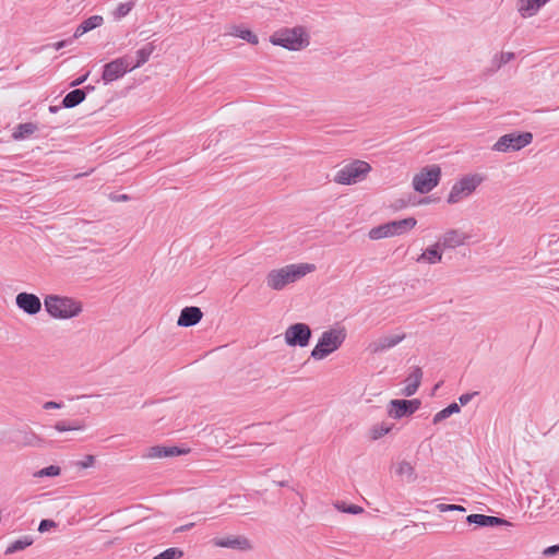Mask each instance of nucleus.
Segmentation results:
<instances>
[{
	"label": "nucleus",
	"mask_w": 559,
	"mask_h": 559,
	"mask_svg": "<svg viewBox=\"0 0 559 559\" xmlns=\"http://www.w3.org/2000/svg\"><path fill=\"white\" fill-rule=\"evenodd\" d=\"M314 271L316 265L311 263L287 264L269 271L265 276V284L267 288L280 292Z\"/></svg>",
	"instance_id": "1"
},
{
	"label": "nucleus",
	"mask_w": 559,
	"mask_h": 559,
	"mask_svg": "<svg viewBox=\"0 0 559 559\" xmlns=\"http://www.w3.org/2000/svg\"><path fill=\"white\" fill-rule=\"evenodd\" d=\"M60 472L61 469L59 466L50 465L35 473V477H55L60 475Z\"/></svg>",
	"instance_id": "36"
},
{
	"label": "nucleus",
	"mask_w": 559,
	"mask_h": 559,
	"mask_svg": "<svg viewBox=\"0 0 559 559\" xmlns=\"http://www.w3.org/2000/svg\"><path fill=\"white\" fill-rule=\"evenodd\" d=\"M443 249L440 243L435 242L427 247L416 259L417 263L433 265L442 261Z\"/></svg>",
	"instance_id": "19"
},
{
	"label": "nucleus",
	"mask_w": 559,
	"mask_h": 559,
	"mask_svg": "<svg viewBox=\"0 0 559 559\" xmlns=\"http://www.w3.org/2000/svg\"><path fill=\"white\" fill-rule=\"evenodd\" d=\"M370 171L371 166L369 163L355 159L341 166L335 173L333 180L338 185L353 186L365 180Z\"/></svg>",
	"instance_id": "6"
},
{
	"label": "nucleus",
	"mask_w": 559,
	"mask_h": 559,
	"mask_svg": "<svg viewBox=\"0 0 559 559\" xmlns=\"http://www.w3.org/2000/svg\"><path fill=\"white\" fill-rule=\"evenodd\" d=\"M15 305L23 313L33 317L41 311L44 302L41 304L37 295L22 292L16 295Z\"/></svg>",
	"instance_id": "13"
},
{
	"label": "nucleus",
	"mask_w": 559,
	"mask_h": 559,
	"mask_svg": "<svg viewBox=\"0 0 559 559\" xmlns=\"http://www.w3.org/2000/svg\"><path fill=\"white\" fill-rule=\"evenodd\" d=\"M213 544L216 547L230 548L241 551H249L253 548L252 543L245 536H227L223 538H214Z\"/></svg>",
	"instance_id": "15"
},
{
	"label": "nucleus",
	"mask_w": 559,
	"mask_h": 559,
	"mask_svg": "<svg viewBox=\"0 0 559 559\" xmlns=\"http://www.w3.org/2000/svg\"><path fill=\"white\" fill-rule=\"evenodd\" d=\"M193 525H194L193 523H189V524L182 525V526L178 527V528L176 530V532H183V531H188V530H190Z\"/></svg>",
	"instance_id": "48"
},
{
	"label": "nucleus",
	"mask_w": 559,
	"mask_h": 559,
	"mask_svg": "<svg viewBox=\"0 0 559 559\" xmlns=\"http://www.w3.org/2000/svg\"><path fill=\"white\" fill-rule=\"evenodd\" d=\"M437 509L440 512H449V511H459V512H465V508L459 504H445V503H439L437 506Z\"/></svg>",
	"instance_id": "39"
},
{
	"label": "nucleus",
	"mask_w": 559,
	"mask_h": 559,
	"mask_svg": "<svg viewBox=\"0 0 559 559\" xmlns=\"http://www.w3.org/2000/svg\"><path fill=\"white\" fill-rule=\"evenodd\" d=\"M152 51H153L152 47H144V48L138 50L136 51L138 61L134 66H130L131 70L139 68L140 66L145 63L148 60Z\"/></svg>",
	"instance_id": "34"
},
{
	"label": "nucleus",
	"mask_w": 559,
	"mask_h": 559,
	"mask_svg": "<svg viewBox=\"0 0 559 559\" xmlns=\"http://www.w3.org/2000/svg\"><path fill=\"white\" fill-rule=\"evenodd\" d=\"M533 141L531 132H511L500 136L491 150L498 153L516 152L530 145Z\"/></svg>",
	"instance_id": "9"
},
{
	"label": "nucleus",
	"mask_w": 559,
	"mask_h": 559,
	"mask_svg": "<svg viewBox=\"0 0 559 559\" xmlns=\"http://www.w3.org/2000/svg\"><path fill=\"white\" fill-rule=\"evenodd\" d=\"M86 76H87V75H84V76H82V78L78 79L76 81L72 82V84H71V85H72V86H75V85H80V84H82V83L86 80Z\"/></svg>",
	"instance_id": "49"
},
{
	"label": "nucleus",
	"mask_w": 559,
	"mask_h": 559,
	"mask_svg": "<svg viewBox=\"0 0 559 559\" xmlns=\"http://www.w3.org/2000/svg\"><path fill=\"white\" fill-rule=\"evenodd\" d=\"M456 413H460V406L456 403H452L433 416V424H438Z\"/></svg>",
	"instance_id": "32"
},
{
	"label": "nucleus",
	"mask_w": 559,
	"mask_h": 559,
	"mask_svg": "<svg viewBox=\"0 0 559 559\" xmlns=\"http://www.w3.org/2000/svg\"><path fill=\"white\" fill-rule=\"evenodd\" d=\"M62 407V404L61 403H58V402H53V401H48V402H45L43 404V408L44 409H59Z\"/></svg>",
	"instance_id": "43"
},
{
	"label": "nucleus",
	"mask_w": 559,
	"mask_h": 559,
	"mask_svg": "<svg viewBox=\"0 0 559 559\" xmlns=\"http://www.w3.org/2000/svg\"><path fill=\"white\" fill-rule=\"evenodd\" d=\"M44 308L47 314L58 321H69L80 317L83 313L84 306L78 298L48 294L44 297Z\"/></svg>",
	"instance_id": "2"
},
{
	"label": "nucleus",
	"mask_w": 559,
	"mask_h": 559,
	"mask_svg": "<svg viewBox=\"0 0 559 559\" xmlns=\"http://www.w3.org/2000/svg\"><path fill=\"white\" fill-rule=\"evenodd\" d=\"M85 33H87V29H86V28L84 27V25L81 23V24L76 27V29H75V32H74V35H73V37H74V38H79V37H81L82 35H84Z\"/></svg>",
	"instance_id": "45"
},
{
	"label": "nucleus",
	"mask_w": 559,
	"mask_h": 559,
	"mask_svg": "<svg viewBox=\"0 0 559 559\" xmlns=\"http://www.w3.org/2000/svg\"><path fill=\"white\" fill-rule=\"evenodd\" d=\"M133 8V2H126V3H120L115 12H114V15L116 19H121L123 16H126Z\"/></svg>",
	"instance_id": "38"
},
{
	"label": "nucleus",
	"mask_w": 559,
	"mask_h": 559,
	"mask_svg": "<svg viewBox=\"0 0 559 559\" xmlns=\"http://www.w3.org/2000/svg\"><path fill=\"white\" fill-rule=\"evenodd\" d=\"M423 379V371L419 367H413L409 374L404 380L405 386L402 389L401 394L404 396L414 395Z\"/></svg>",
	"instance_id": "21"
},
{
	"label": "nucleus",
	"mask_w": 559,
	"mask_h": 559,
	"mask_svg": "<svg viewBox=\"0 0 559 559\" xmlns=\"http://www.w3.org/2000/svg\"><path fill=\"white\" fill-rule=\"evenodd\" d=\"M103 22H104L103 16L93 15V16H90L88 19H86L85 21H83L82 24L87 29V32H90L94 28L99 27L103 24Z\"/></svg>",
	"instance_id": "37"
},
{
	"label": "nucleus",
	"mask_w": 559,
	"mask_h": 559,
	"mask_svg": "<svg viewBox=\"0 0 559 559\" xmlns=\"http://www.w3.org/2000/svg\"><path fill=\"white\" fill-rule=\"evenodd\" d=\"M428 202H429V200H428V199H423V200L419 202V204H427Z\"/></svg>",
	"instance_id": "51"
},
{
	"label": "nucleus",
	"mask_w": 559,
	"mask_h": 559,
	"mask_svg": "<svg viewBox=\"0 0 559 559\" xmlns=\"http://www.w3.org/2000/svg\"><path fill=\"white\" fill-rule=\"evenodd\" d=\"M49 110H50L51 112H56V111L58 110V107H56V106H50V107H49Z\"/></svg>",
	"instance_id": "50"
},
{
	"label": "nucleus",
	"mask_w": 559,
	"mask_h": 559,
	"mask_svg": "<svg viewBox=\"0 0 559 559\" xmlns=\"http://www.w3.org/2000/svg\"><path fill=\"white\" fill-rule=\"evenodd\" d=\"M468 239V236L460 229H448L442 234L438 243L441 245L442 249H455L464 246Z\"/></svg>",
	"instance_id": "16"
},
{
	"label": "nucleus",
	"mask_w": 559,
	"mask_h": 559,
	"mask_svg": "<svg viewBox=\"0 0 559 559\" xmlns=\"http://www.w3.org/2000/svg\"><path fill=\"white\" fill-rule=\"evenodd\" d=\"M226 34L231 37H237V38L243 39L251 45L259 44L258 36L252 31L245 27L243 25H239V24L229 25L227 27Z\"/></svg>",
	"instance_id": "23"
},
{
	"label": "nucleus",
	"mask_w": 559,
	"mask_h": 559,
	"mask_svg": "<svg viewBox=\"0 0 559 559\" xmlns=\"http://www.w3.org/2000/svg\"><path fill=\"white\" fill-rule=\"evenodd\" d=\"M33 543L34 540L31 536H23L9 544L4 550V555L9 556L22 551L29 547Z\"/></svg>",
	"instance_id": "28"
},
{
	"label": "nucleus",
	"mask_w": 559,
	"mask_h": 559,
	"mask_svg": "<svg viewBox=\"0 0 559 559\" xmlns=\"http://www.w3.org/2000/svg\"><path fill=\"white\" fill-rule=\"evenodd\" d=\"M472 399V394H463L460 396L459 401L462 405H466Z\"/></svg>",
	"instance_id": "46"
},
{
	"label": "nucleus",
	"mask_w": 559,
	"mask_h": 559,
	"mask_svg": "<svg viewBox=\"0 0 559 559\" xmlns=\"http://www.w3.org/2000/svg\"><path fill=\"white\" fill-rule=\"evenodd\" d=\"M203 313L198 307H186L181 310L177 324L179 326H192L201 321Z\"/></svg>",
	"instance_id": "22"
},
{
	"label": "nucleus",
	"mask_w": 559,
	"mask_h": 559,
	"mask_svg": "<svg viewBox=\"0 0 559 559\" xmlns=\"http://www.w3.org/2000/svg\"><path fill=\"white\" fill-rule=\"evenodd\" d=\"M441 176L442 170L439 165H427L414 174L412 188L420 194H427L440 183Z\"/></svg>",
	"instance_id": "8"
},
{
	"label": "nucleus",
	"mask_w": 559,
	"mask_h": 559,
	"mask_svg": "<svg viewBox=\"0 0 559 559\" xmlns=\"http://www.w3.org/2000/svg\"><path fill=\"white\" fill-rule=\"evenodd\" d=\"M53 428L59 432L66 431H83L86 428V424L83 420H75L71 424L66 421H58L55 424Z\"/></svg>",
	"instance_id": "30"
},
{
	"label": "nucleus",
	"mask_w": 559,
	"mask_h": 559,
	"mask_svg": "<svg viewBox=\"0 0 559 559\" xmlns=\"http://www.w3.org/2000/svg\"><path fill=\"white\" fill-rule=\"evenodd\" d=\"M311 329L306 323H294L284 332V341L289 347H306L311 338Z\"/></svg>",
	"instance_id": "10"
},
{
	"label": "nucleus",
	"mask_w": 559,
	"mask_h": 559,
	"mask_svg": "<svg viewBox=\"0 0 559 559\" xmlns=\"http://www.w3.org/2000/svg\"><path fill=\"white\" fill-rule=\"evenodd\" d=\"M549 0H520L519 12L523 17L535 15L538 10Z\"/></svg>",
	"instance_id": "25"
},
{
	"label": "nucleus",
	"mask_w": 559,
	"mask_h": 559,
	"mask_svg": "<svg viewBox=\"0 0 559 559\" xmlns=\"http://www.w3.org/2000/svg\"><path fill=\"white\" fill-rule=\"evenodd\" d=\"M515 59L513 51H498L493 53L486 67L487 74H493L498 72L502 67Z\"/></svg>",
	"instance_id": "20"
},
{
	"label": "nucleus",
	"mask_w": 559,
	"mask_h": 559,
	"mask_svg": "<svg viewBox=\"0 0 559 559\" xmlns=\"http://www.w3.org/2000/svg\"><path fill=\"white\" fill-rule=\"evenodd\" d=\"M392 468L394 471V475L402 481L412 484L415 483L418 478L415 465L407 460L397 461L393 464Z\"/></svg>",
	"instance_id": "17"
},
{
	"label": "nucleus",
	"mask_w": 559,
	"mask_h": 559,
	"mask_svg": "<svg viewBox=\"0 0 559 559\" xmlns=\"http://www.w3.org/2000/svg\"><path fill=\"white\" fill-rule=\"evenodd\" d=\"M36 126L34 123H21L16 127V129L13 132V139L14 140H22L26 138L27 135H31L35 132Z\"/></svg>",
	"instance_id": "31"
},
{
	"label": "nucleus",
	"mask_w": 559,
	"mask_h": 559,
	"mask_svg": "<svg viewBox=\"0 0 559 559\" xmlns=\"http://www.w3.org/2000/svg\"><path fill=\"white\" fill-rule=\"evenodd\" d=\"M420 406V401L414 400H391L386 406L388 416L393 419H401L413 415Z\"/></svg>",
	"instance_id": "12"
},
{
	"label": "nucleus",
	"mask_w": 559,
	"mask_h": 559,
	"mask_svg": "<svg viewBox=\"0 0 559 559\" xmlns=\"http://www.w3.org/2000/svg\"><path fill=\"white\" fill-rule=\"evenodd\" d=\"M334 508L341 512L349 513V514H360L364 512V509L357 504H346L345 502H335Z\"/></svg>",
	"instance_id": "33"
},
{
	"label": "nucleus",
	"mask_w": 559,
	"mask_h": 559,
	"mask_svg": "<svg viewBox=\"0 0 559 559\" xmlns=\"http://www.w3.org/2000/svg\"><path fill=\"white\" fill-rule=\"evenodd\" d=\"M186 451L178 447L154 445L145 450L143 457L147 460L164 459L185 454Z\"/></svg>",
	"instance_id": "18"
},
{
	"label": "nucleus",
	"mask_w": 559,
	"mask_h": 559,
	"mask_svg": "<svg viewBox=\"0 0 559 559\" xmlns=\"http://www.w3.org/2000/svg\"><path fill=\"white\" fill-rule=\"evenodd\" d=\"M242 501L243 497L241 496H230L226 501L218 504L217 511L221 514H227L233 510H245V508L240 504Z\"/></svg>",
	"instance_id": "27"
},
{
	"label": "nucleus",
	"mask_w": 559,
	"mask_h": 559,
	"mask_svg": "<svg viewBox=\"0 0 559 559\" xmlns=\"http://www.w3.org/2000/svg\"><path fill=\"white\" fill-rule=\"evenodd\" d=\"M85 99V93L82 90H74L66 95L62 100V105L66 108H72Z\"/></svg>",
	"instance_id": "29"
},
{
	"label": "nucleus",
	"mask_w": 559,
	"mask_h": 559,
	"mask_svg": "<svg viewBox=\"0 0 559 559\" xmlns=\"http://www.w3.org/2000/svg\"><path fill=\"white\" fill-rule=\"evenodd\" d=\"M183 556V551L179 548H168L155 556L153 559H179Z\"/></svg>",
	"instance_id": "35"
},
{
	"label": "nucleus",
	"mask_w": 559,
	"mask_h": 559,
	"mask_svg": "<svg viewBox=\"0 0 559 559\" xmlns=\"http://www.w3.org/2000/svg\"><path fill=\"white\" fill-rule=\"evenodd\" d=\"M310 38L309 31L302 25H297L273 32L270 36V43L289 51H300L309 47Z\"/></svg>",
	"instance_id": "3"
},
{
	"label": "nucleus",
	"mask_w": 559,
	"mask_h": 559,
	"mask_svg": "<svg viewBox=\"0 0 559 559\" xmlns=\"http://www.w3.org/2000/svg\"><path fill=\"white\" fill-rule=\"evenodd\" d=\"M95 463V457L93 455H86L83 461L79 463L82 468L92 467Z\"/></svg>",
	"instance_id": "41"
},
{
	"label": "nucleus",
	"mask_w": 559,
	"mask_h": 559,
	"mask_svg": "<svg viewBox=\"0 0 559 559\" xmlns=\"http://www.w3.org/2000/svg\"><path fill=\"white\" fill-rule=\"evenodd\" d=\"M39 442L40 439L34 433L28 435L25 440V444L27 445H37Z\"/></svg>",
	"instance_id": "44"
},
{
	"label": "nucleus",
	"mask_w": 559,
	"mask_h": 559,
	"mask_svg": "<svg viewBox=\"0 0 559 559\" xmlns=\"http://www.w3.org/2000/svg\"><path fill=\"white\" fill-rule=\"evenodd\" d=\"M345 338L346 331L344 328H333L324 331L312 348L310 357L317 361L325 359L343 345Z\"/></svg>",
	"instance_id": "4"
},
{
	"label": "nucleus",
	"mask_w": 559,
	"mask_h": 559,
	"mask_svg": "<svg viewBox=\"0 0 559 559\" xmlns=\"http://www.w3.org/2000/svg\"><path fill=\"white\" fill-rule=\"evenodd\" d=\"M485 179V176L479 173H469L462 176L451 187L447 195V203L455 205L468 199L475 193Z\"/></svg>",
	"instance_id": "5"
},
{
	"label": "nucleus",
	"mask_w": 559,
	"mask_h": 559,
	"mask_svg": "<svg viewBox=\"0 0 559 559\" xmlns=\"http://www.w3.org/2000/svg\"><path fill=\"white\" fill-rule=\"evenodd\" d=\"M393 428L392 424L381 421L372 425L368 430V438L371 441H377L384 436L389 435Z\"/></svg>",
	"instance_id": "26"
},
{
	"label": "nucleus",
	"mask_w": 559,
	"mask_h": 559,
	"mask_svg": "<svg viewBox=\"0 0 559 559\" xmlns=\"http://www.w3.org/2000/svg\"><path fill=\"white\" fill-rule=\"evenodd\" d=\"M466 521L471 524H477L479 526H499L509 524V522L503 519L484 514H469L466 518Z\"/></svg>",
	"instance_id": "24"
},
{
	"label": "nucleus",
	"mask_w": 559,
	"mask_h": 559,
	"mask_svg": "<svg viewBox=\"0 0 559 559\" xmlns=\"http://www.w3.org/2000/svg\"><path fill=\"white\" fill-rule=\"evenodd\" d=\"M128 71H131L128 58L122 57L105 64L103 71V80L105 83H110L122 78Z\"/></svg>",
	"instance_id": "14"
},
{
	"label": "nucleus",
	"mask_w": 559,
	"mask_h": 559,
	"mask_svg": "<svg viewBox=\"0 0 559 559\" xmlns=\"http://www.w3.org/2000/svg\"><path fill=\"white\" fill-rule=\"evenodd\" d=\"M416 225L417 219L415 217H406L403 219L391 221L371 228L368 233V237L371 240L400 237L405 234H408L416 227Z\"/></svg>",
	"instance_id": "7"
},
{
	"label": "nucleus",
	"mask_w": 559,
	"mask_h": 559,
	"mask_svg": "<svg viewBox=\"0 0 559 559\" xmlns=\"http://www.w3.org/2000/svg\"><path fill=\"white\" fill-rule=\"evenodd\" d=\"M406 338V333L402 330L390 332L379 336L369 343L367 349L370 354H381L397 346Z\"/></svg>",
	"instance_id": "11"
},
{
	"label": "nucleus",
	"mask_w": 559,
	"mask_h": 559,
	"mask_svg": "<svg viewBox=\"0 0 559 559\" xmlns=\"http://www.w3.org/2000/svg\"><path fill=\"white\" fill-rule=\"evenodd\" d=\"M559 554V545L549 546L544 549L543 555L546 557L556 556Z\"/></svg>",
	"instance_id": "42"
},
{
	"label": "nucleus",
	"mask_w": 559,
	"mask_h": 559,
	"mask_svg": "<svg viewBox=\"0 0 559 559\" xmlns=\"http://www.w3.org/2000/svg\"><path fill=\"white\" fill-rule=\"evenodd\" d=\"M57 524L55 521L52 520H43L40 523H39V526H38V531L40 533H45L53 527H56Z\"/></svg>",
	"instance_id": "40"
},
{
	"label": "nucleus",
	"mask_w": 559,
	"mask_h": 559,
	"mask_svg": "<svg viewBox=\"0 0 559 559\" xmlns=\"http://www.w3.org/2000/svg\"><path fill=\"white\" fill-rule=\"evenodd\" d=\"M67 44H68L67 40H60V41H57L53 44V48L56 50H59V49L63 48Z\"/></svg>",
	"instance_id": "47"
}]
</instances>
